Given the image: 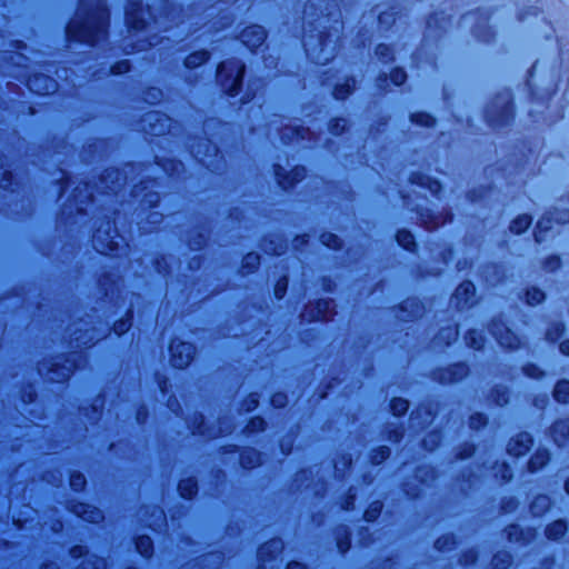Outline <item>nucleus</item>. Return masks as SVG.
<instances>
[{
	"label": "nucleus",
	"mask_w": 569,
	"mask_h": 569,
	"mask_svg": "<svg viewBox=\"0 0 569 569\" xmlns=\"http://www.w3.org/2000/svg\"><path fill=\"white\" fill-rule=\"evenodd\" d=\"M128 19H129V22L130 23H133V28L134 29H140L142 28V24H140V22L138 21H134V14H133V9L131 8L129 11H128Z\"/></svg>",
	"instance_id": "c756f323"
},
{
	"label": "nucleus",
	"mask_w": 569,
	"mask_h": 569,
	"mask_svg": "<svg viewBox=\"0 0 569 569\" xmlns=\"http://www.w3.org/2000/svg\"><path fill=\"white\" fill-rule=\"evenodd\" d=\"M0 186H3L1 181H0Z\"/></svg>",
	"instance_id": "c03bdc74"
},
{
	"label": "nucleus",
	"mask_w": 569,
	"mask_h": 569,
	"mask_svg": "<svg viewBox=\"0 0 569 569\" xmlns=\"http://www.w3.org/2000/svg\"><path fill=\"white\" fill-rule=\"evenodd\" d=\"M284 291H286V284H282V283H278L277 287L274 288V293L276 296L280 299L283 297L284 295Z\"/></svg>",
	"instance_id": "7c9ffc66"
},
{
	"label": "nucleus",
	"mask_w": 569,
	"mask_h": 569,
	"mask_svg": "<svg viewBox=\"0 0 569 569\" xmlns=\"http://www.w3.org/2000/svg\"><path fill=\"white\" fill-rule=\"evenodd\" d=\"M268 548H269L268 546H263V547L260 549V555H261V556H262V555H264Z\"/></svg>",
	"instance_id": "58836bf2"
},
{
	"label": "nucleus",
	"mask_w": 569,
	"mask_h": 569,
	"mask_svg": "<svg viewBox=\"0 0 569 569\" xmlns=\"http://www.w3.org/2000/svg\"><path fill=\"white\" fill-rule=\"evenodd\" d=\"M70 485L74 490L79 491L84 487L86 479L81 473H73L70 477Z\"/></svg>",
	"instance_id": "412c9836"
},
{
	"label": "nucleus",
	"mask_w": 569,
	"mask_h": 569,
	"mask_svg": "<svg viewBox=\"0 0 569 569\" xmlns=\"http://www.w3.org/2000/svg\"><path fill=\"white\" fill-rule=\"evenodd\" d=\"M130 326H131V323L129 322L128 319L127 320L122 319L114 325V332L120 336V335L124 333L130 328Z\"/></svg>",
	"instance_id": "5701e85b"
},
{
	"label": "nucleus",
	"mask_w": 569,
	"mask_h": 569,
	"mask_svg": "<svg viewBox=\"0 0 569 569\" xmlns=\"http://www.w3.org/2000/svg\"><path fill=\"white\" fill-rule=\"evenodd\" d=\"M475 287L471 282H462L456 290V296H465V305L469 303L470 298L473 296Z\"/></svg>",
	"instance_id": "2eb2a0df"
},
{
	"label": "nucleus",
	"mask_w": 569,
	"mask_h": 569,
	"mask_svg": "<svg viewBox=\"0 0 569 569\" xmlns=\"http://www.w3.org/2000/svg\"><path fill=\"white\" fill-rule=\"evenodd\" d=\"M536 239H537V241H540V232L536 233Z\"/></svg>",
	"instance_id": "79ce46f5"
},
{
	"label": "nucleus",
	"mask_w": 569,
	"mask_h": 569,
	"mask_svg": "<svg viewBox=\"0 0 569 569\" xmlns=\"http://www.w3.org/2000/svg\"><path fill=\"white\" fill-rule=\"evenodd\" d=\"M555 441L561 446V440L569 436V421L556 422L552 427Z\"/></svg>",
	"instance_id": "6e6552de"
},
{
	"label": "nucleus",
	"mask_w": 569,
	"mask_h": 569,
	"mask_svg": "<svg viewBox=\"0 0 569 569\" xmlns=\"http://www.w3.org/2000/svg\"><path fill=\"white\" fill-rule=\"evenodd\" d=\"M499 563H500V565L502 563V559H501V558H500V560H499Z\"/></svg>",
	"instance_id": "37998d69"
},
{
	"label": "nucleus",
	"mask_w": 569,
	"mask_h": 569,
	"mask_svg": "<svg viewBox=\"0 0 569 569\" xmlns=\"http://www.w3.org/2000/svg\"><path fill=\"white\" fill-rule=\"evenodd\" d=\"M397 241L407 250H411V247L415 246L413 236L409 231H399Z\"/></svg>",
	"instance_id": "a211bd4d"
},
{
	"label": "nucleus",
	"mask_w": 569,
	"mask_h": 569,
	"mask_svg": "<svg viewBox=\"0 0 569 569\" xmlns=\"http://www.w3.org/2000/svg\"><path fill=\"white\" fill-rule=\"evenodd\" d=\"M76 512L81 518H83L86 521H89V522H98L102 518V515H101L100 510H98V509H90L89 510V507H86V506H80L76 510Z\"/></svg>",
	"instance_id": "0eeeda50"
},
{
	"label": "nucleus",
	"mask_w": 569,
	"mask_h": 569,
	"mask_svg": "<svg viewBox=\"0 0 569 569\" xmlns=\"http://www.w3.org/2000/svg\"><path fill=\"white\" fill-rule=\"evenodd\" d=\"M244 261L247 264H251V266H254L257 263H259V256L256 254V253H249L246 258H244Z\"/></svg>",
	"instance_id": "c85d7f7f"
},
{
	"label": "nucleus",
	"mask_w": 569,
	"mask_h": 569,
	"mask_svg": "<svg viewBox=\"0 0 569 569\" xmlns=\"http://www.w3.org/2000/svg\"><path fill=\"white\" fill-rule=\"evenodd\" d=\"M406 78H407V76H406L405 71L401 69H397V70L392 71V73H391V81L396 86H401L405 82Z\"/></svg>",
	"instance_id": "4be33fe9"
},
{
	"label": "nucleus",
	"mask_w": 569,
	"mask_h": 569,
	"mask_svg": "<svg viewBox=\"0 0 569 569\" xmlns=\"http://www.w3.org/2000/svg\"><path fill=\"white\" fill-rule=\"evenodd\" d=\"M562 330H563V327H562V325H561V323H555V325L552 326V329H549V330L547 331V337H548V339H549V340H551V341L556 340L557 336H558L559 333H561V332H562Z\"/></svg>",
	"instance_id": "b1692460"
},
{
	"label": "nucleus",
	"mask_w": 569,
	"mask_h": 569,
	"mask_svg": "<svg viewBox=\"0 0 569 569\" xmlns=\"http://www.w3.org/2000/svg\"><path fill=\"white\" fill-rule=\"evenodd\" d=\"M390 455V450L387 447H381L378 455L373 457V460L379 463L387 459Z\"/></svg>",
	"instance_id": "393cba45"
},
{
	"label": "nucleus",
	"mask_w": 569,
	"mask_h": 569,
	"mask_svg": "<svg viewBox=\"0 0 569 569\" xmlns=\"http://www.w3.org/2000/svg\"><path fill=\"white\" fill-rule=\"evenodd\" d=\"M565 489L566 491L569 493V478L567 479V481L565 482Z\"/></svg>",
	"instance_id": "ea45409f"
},
{
	"label": "nucleus",
	"mask_w": 569,
	"mask_h": 569,
	"mask_svg": "<svg viewBox=\"0 0 569 569\" xmlns=\"http://www.w3.org/2000/svg\"><path fill=\"white\" fill-rule=\"evenodd\" d=\"M388 50H389L388 47L379 46L378 49H377V53L381 54V56H386Z\"/></svg>",
	"instance_id": "f704fd0d"
},
{
	"label": "nucleus",
	"mask_w": 569,
	"mask_h": 569,
	"mask_svg": "<svg viewBox=\"0 0 569 569\" xmlns=\"http://www.w3.org/2000/svg\"><path fill=\"white\" fill-rule=\"evenodd\" d=\"M566 530H567L566 523L561 520H558V521H555L553 523H551L547 528L546 533L549 539L559 540L560 538H562L565 536Z\"/></svg>",
	"instance_id": "423d86ee"
},
{
	"label": "nucleus",
	"mask_w": 569,
	"mask_h": 569,
	"mask_svg": "<svg viewBox=\"0 0 569 569\" xmlns=\"http://www.w3.org/2000/svg\"><path fill=\"white\" fill-rule=\"evenodd\" d=\"M266 40V31L260 26H252L241 33V41L249 48H257Z\"/></svg>",
	"instance_id": "20e7f679"
},
{
	"label": "nucleus",
	"mask_w": 569,
	"mask_h": 569,
	"mask_svg": "<svg viewBox=\"0 0 569 569\" xmlns=\"http://www.w3.org/2000/svg\"><path fill=\"white\" fill-rule=\"evenodd\" d=\"M550 507V499L546 496H540L531 503V511L535 516L542 515Z\"/></svg>",
	"instance_id": "f8f14e48"
},
{
	"label": "nucleus",
	"mask_w": 569,
	"mask_h": 569,
	"mask_svg": "<svg viewBox=\"0 0 569 569\" xmlns=\"http://www.w3.org/2000/svg\"><path fill=\"white\" fill-rule=\"evenodd\" d=\"M526 373L531 377V378H538L540 372L537 368H535L533 366L529 367L526 369Z\"/></svg>",
	"instance_id": "2f4dec72"
},
{
	"label": "nucleus",
	"mask_w": 569,
	"mask_h": 569,
	"mask_svg": "<svg viewBox=\"0 0 569 569\" xmlns=\"http://www.w3.org/2000/svg\"><path fill=\"white\" fill-rule=\"evenodd\" d=\"M537 227L539 230H541L543 228V221H539Z\"/></svg>",
	"instance_id": "a19ab883"
},
{
	"label": "nucleus",
	"mask_w": 569,
	"mask_h": 569,
	"mask_svg": "<svg viewBox=\"0 0 569 569\" xmlns=\"http://www.w3.org/2000/svg\"><path fill=\"white\" fill-rule=\"evenodd\" d=\"M180 495L184 498H192L197 492V483L192 480H183L179 485Z\"/></svg>",
	"instance_id": "ddd939ff"
},
{
	"label": "nucleus",
	"mask_w": 569,
	"mask_h": 569,
	"mask_svg": "<svg viewBox=\"0 0 569 569\" xmlns=\"http://www.w3.org/2000/svg\"><path fill=\"white\" fill-rule=\"evenodd\" d=\"M549 460V453L546 450H539L536 452L533 457L529 460V468L531 471H535L547 463Z\"/></svg>",
	"instance_id": "9b49d317"
},
{
	"label": "nucleus",
	"mask_w": 569,
	"mask_h": 569,
	"mask_svg": "<svg viewBox=\"0 0 569 569\" xmlns=\"http://www.w3.org/2000/svg\"><path fill=\"white\" fill-rule=\"evenodd\" d=\"M208 58L209 56L206 51L196 52L186 59V66L188 68L197 67L207 61Z\"/></svg>",
	"instance_id": "dca6fc26"
},
{
	"label": "nucleus",
	"mask_w": 569,
	"mask_h": 569,
	"mask_svg": "<svg viewBox=\"0 0 569 569\" xmlns=\"http://www.w3.org/2000/svg\"><path fill=\"white\" fill-rule=\"evenodd\" d=\"M287 569H305V567L299 562H291L288 565Z\"/></svg>",
	"instance_id": "72a5a7b5"
},
{
	"label": "nucleus",
	"mask_w": 569,
	"mask_h": 569,
	"mask_svg": "<svg viewBox=\"0 0 569 569\" xmlns=\"http://www.w3.org/2000/svg\"><path fill=\"white\" fill-rule=\"evenodd\" d=\"M108 14L104 9L89 17L86 21L73 20L67 28L68 34L82 42L94 43L98 36L103 33L107 27Z\"/></svg>",
	"instance_id": "f257e3e1"
},
{
	"label": "nucleus",
	"mask_w": 569,
	"mask_h": 569,
	"mask_svg": "<svg viewBox=\"0 0 569 569\" xmlns=\"http://www.w3.org/2000/svg\"><path fill=\"white\" fill-rule=\"evenodd\" d=\"M555 399L558 402L566 403L569 401V381H559L553 391Z\"/></svg>",
	"instance_id": "1a4fd4ad"
},
{
	"label": "nucleus",
	"mask_w": 569,
	"mask_h": 569,
	"mask_svg": "<svg viewBox=\"0 0 569 569\" xmlns=\"http://www.w3.org/2000/svg\"><path fill=\"white\" fill-rule=\"evenodd\" d=\"M499 472H500V477H502V478H506V477H507V475H506L507 469H506V467H505V466H501V465H500Z\"/></svg>",
	"instance_id": "c9c22d12"
},
{
	"label": "nucleus",
	"mask_w": 569,
	"mask_h": 569,
	"mask_svg": "<svg viewBox=\"0 0 569 569\" xmlns=\"http://www.w3.org/2000/svg\"><path fill=\"white\" fill-rule=\"evenodd\" d=\"M31 90L38 93H48L50 90H54V83L48 78H36L29 81Z\"/></svg>",
	"instance_id": "39448f33"
},
{
	"label": "nucleus",
	"mask_w": 569,
	"mask_h": 569,
	"mask_svg": "<svg viewBox=\"0 0 569 569\" xmlns=\"http://www.w3.org/2000/svg\"><path fill=\"white\" fill-rule=\"evenodd\" d=\"M530 224H531V217L528 214H521L512 221L510 229L515 233H521L525 230H527Z\"/></svg>",
	"instance_id": "9d476101"
},
{
	"label": "nucleus",
	"mask_w": 569,
	"mask_h": 569,
	"mask_svg": "<svg viewBox=\"0 0 569 569\" xmlns=\"http://www.w3.org/2000/svg\"><path fill=\"white\" fill-rule=\"evenodd\" d=\"M136 547L139 553L143 557H148L152 549V541L149 537L141 536L137 539Z\"/></svg>",
	"instance_id": "4468645a"
},
{
	"label": "nucleus",
	"mask_w": 569,
	"mask_h": 569,
	"mask_svg": "<svg viewBox=\"0 0 569 569\" xmlns=\"http://www.w3.org/2000/svg\"><path fill=\"white\" fill-rule=\"evenodd\" d=\"M560 348V351L566 355V356H569V340H565L560 343L559 346Z\"/></svg>",
	"instance_id": "473e14b6"
},
{
	"label": "nucleus",
	"mask_w": 569,
	"mask_h": 569,
	"mask_svg": "<svg viewBox=\"0 0 569 569\" xmlns=\"http://www.w3.org/2000/svg\"><path fill=\"white\" fill-rule=\"evenodd\" d=\"M113 72L121 73L129 70V63L128 61H122L118 66L113 67Z\"/></svg>",
	"instance_id": "cd10ccee"
},
{
	"label": "nucleus",
	"mask_w": 569,
	"mask_h": 569,
	"mask_svg": "<svg viewBox=\"0 0 569 569\" xmlns=\"http://www.w3.org/2000/svg\"><path fill=\"white\" fill-rule=\"evenodd\" d=\"M226 70V64L224 63H221L219 67H218V74L221 76L223 73V71Z\"/></svg>",
	"instance_id": "e433bc0d"
},
{
	"label": "nucleus",
	"mask_w": 569,
	"mask_h": 569,
	"mask_svg": "<svg viewBox=\"0 0 569 569\" xmlns=\"http://www.w3.org/2000/svg\"><path fill=\"white\" fill-rule=\"evenodd\" d=\"M380 507L378 505H375L371 507V509L366 511V519L368 521H372L376 518V513L379 511Z\"/></svg>",
	"instance_id": "a878e982"
},
{
	"label": "nucleus",
	"mask_w": 569,
	"mask_h": 569,
	"mask_svg": "<svg viewBox=\"0 0 569 569\" xmlns=\"http://www.w3.org/2000/svg\"><path fill=\"white\" fill-rule=\"evenodd\" d=\"M526 298L529 305L535 306L545 299V293L538 288H531L527 290Z\"/></svg>",
	"instance_id": "f3484780"
},
{
	"label": "nucleus",
	"mask_w": 569,
	"mask_h": 569,
	"mask_svg": "<svg viewBox=\"0 0 569 569\" xmlns=\"http://www.w3.org/2000/svg\"><path fill=\"white\" fill-rule=\"evenodd\" d=\"M272 403L276 407H282L286 403V397L281 393L274 395L272 397Z\"/></svg>",
	"instance_id": "bb28decb"
},
{
	"label": "nucleus",
	"mask_w": 569,
	"mask_h": 569,
	"mask_svg": "<svg viewBox=\"0 0 569 569\" xmlns=\"http://www.w3.org/2000/svg\"><path fill=\"white\" fill-rule=\"evenodd\" d=\"M171 359L170 362L173 367L183 369L193 358L194 348L191 343L183 341H173L170 346Z\"/></svg>",
	"instance_id": "f03ea898"
},
{
	"label": "nucleus",
	"mask_w": 569,
	"mask_h": 569,
	"mask_svg": "<svg viewBox=\"0 0 569 569\" xmlns=\"http://www.w3.org/2000/svg\"><path fill=\"white\" fill-rule=\"evenodd\" d=\"M532 445V439L529 433L520 432L515 438L510 439L507 445V451L509 455L520 457L526 455Z\"/></svg>",
	"instance_id": "7ed1b4c3"
},
{
	"label": "nucleus",
	"mask_w": 569,
	"mask_h": 569,
	"mask_svg": "<svg viewBox=\"0 0 569 569\" xmlns=\"http://www.w3.org/2000/svg\"><path fill=\"white\" fill-rule=\"evenodd\" d=\"M409 408V403L407 400L398 398L393 399L391 402V409L393 415L401 416L403 415Z\"/></svg>",
	"instance_id": "6ab92c4d"
},
{
	"label": "nucleus",
	"mask_w": 569,
	"mask_h": 569,
	"mask_svg": "<svg viewBox=\"0 0 569 569\" xmlns=\"http://www.w3.org/2000/svg\"><path fill=\"white\" fill-rule=\"evenodd\" d=\"M262 423H263V421H262L261 419H254V420H252V425H253V427H256V426H258V425H259V426H261Z\"/></svg>",
	"instance_id": "4c0bfd02"
},
{
	"label": "nucleus",
	"mask_w": 569,
	"mask_h": 569,
	"mask_svg": "<svg viewBox=\"0 0 569 569\" xmlns=\"http://www.w3.org/2000/svg\"><path fill=\"white\" fill-rule=\"evenodd\" d=\"M243 76H244V66H242L239 69L238 74H237L232 86L229 89V96L234 97L238 94L241 83H242Z\"/></svg>",
	"instance_id": "aec40b11"
}]
</instances>
